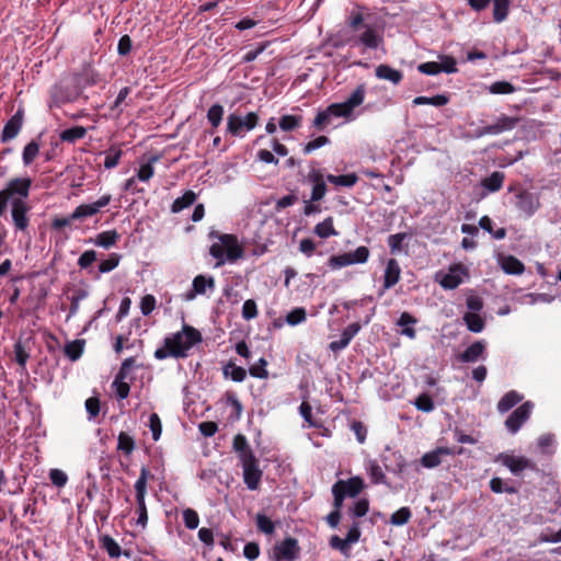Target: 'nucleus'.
I'll use <instances>...</instances> for the list:
<instances>
[{
    "mask_svg": "<svg viewBox=\"0 0 561 561\" xmlns=\"http://www.w3.org/2000/svg\"><path fill=\"white\" fill-rule=\"evenodd\" d=\"M306 318H307V312H306L305 308L297 307L287 313L286 322L289 325L295 327V325L300 324L304 321H306Z\"/></svg>",
    "mask_w": 561,
    "mask_h": 561,
    "instance_id": "56",
    "label": "nucleus"
},
{
    "mask_svg": "<svg viewBox=\"0 0 561 561\" xmlns=\"http://www.w3.org/2000/svg\"><path fill=\"white\" fill-rule=\"evenodd\" d=\"M328 114L331 118L339 117H350L352 115V111L345 104V102L333 103L327 107Z\"/></svg>",
    "mask_w": 561,
    "mask_h": 561,
    "instance_id": "49",
    "label": "nucleus"
},
{
    "mask_svg": "<svg viewBox=\"0 0 561 561\" xmlns=\"http://www.w3.org/2000/svg\"><path fill=\"white\" fill-rule=\"evenodd\" d=\"M412 516L411 510L409 507H401L397 512H394L390 517V524L394 526L405 525Z\"/></svg>",
    "mask_w": 561,
    "mask_h": 561,
    "instance_id": "55",
    "label": "nucleus"
},
{
    "mask_svg": "<svg viewBox=\"0 0 561 561\" xmlns=\"http://www.w3.org/2000/svg\"><path fill=\"white\" fill-rule=\"evenodd\" d=\"M332 122V118L328 114L327 108L318 112L316 115L312 126L318 130H324Z\"/></svg>",
    "mask_w": 561,
    "mask_h": 561,
    "instance_id": "63",
    "label": "nucleus"
},
{
    "mask_svg": "<svg viewBox=\"0 0 561 561\" xmlns=\"http://www.w3.org/2000/svg\"><path fill=\"white\" fill-rule=\"evenodd\" d=\"M24 119V112L22 108H19L14 115L5 123L2 133H1V141L8 142L14 139L22 129Z\"/></svg>",
    "mask_w": 561,
    "mask_h": 561,
    "instance_id": "14",
    "label": "nucleus"
},
{
    "mask_svg": "<svg viewBox=\"0 0 561 561\" xmlns=\"http://www.w3.org/2000/svg\"><path fill=\"white\" fill-rule=\"evenodd\" d=\"M152 478L150 470L147 467H141L140 474L134 484L135 497H146L148 480Z\"/></svg>",
    "mask_w": 561,
    "mask_h": 561,
    "instance_id": "29",
    "label": "nucleus"
},
{
    "mask_svg": "<svg viewBox=\"0 0 561 561\" xmlns=\"http://www.w3.org/2000/svg\"><path fill=\"white\" fill-rule=\"evenodd\" d=\"M241 462L243 469V481L249 490H256L260 485L263 472L259 468V461L256 457L244 459Z\"/></svg>",
    "mask_w": 561,
    "mask_h": 561,
    "instance_id": "10",
    "label": "nucleus"
},
{
    "mask_svg": "<svg viewBox=\"0 0 561 561\" xmlns=\"http://www.w3.org/2000/svg\"><path fill=\"white\" fill-rule=\"evenodd\" d=\"M101 547L111 558H118L122 554L121 546L108 535H104L100 539Z\"/></svg>",
    "mask_w": 561,
    "mask_h": 561,
    "instance_id": "38",
    "label": "nucleus"
},
{
    "mask_svg": "<svg viewBox=\"0 0 561 561\" xmlns=\"http://www.w3.org/2000/svg\"><path fill=\"white\" fill-rule=\"evenodd\" d=\"M375 75L378 79L390 81L393 84H399L403 78L402 71L385 64L377 66Z\"/></svg>",
    "mask_w": 561,
    "mask_h": 561,
    "instance_id": "24",
    "label": "nucleus"
},
{
    "mask_svg": "<svg viewBox=\"0 0 561 561\" xmlns=\"http://www.w3.org/2000/svg\"><path fill=\"white\" fill-rule=\"evenodd\" d=\"M503 181L504 173L494 171L488 178L483 179L481 184L489 192H497L502 187Z\"/></svg>",
    "mask_w": 561,
    "mask_h": 561,
    "instance_id": "35",
    "label": "nucleus"
},
{
    "mask_svg": "<svg viewBox=\"0 0 561 561\" xmlns=\"http://www.w3.org/2000/svg\"><path fill=\"white\" fill-rule=\"evenodd\" d=\"M360 328L362 327L358 322L351 323L342 331L339 340L332 341L329 344V348L334 353L344 350L351 343L352 339L359 332Z\"/></svg>",
    "mask_w": 561,
    "mask_h": 561,
    "instance_id": "17",
    "label": "nucleus"
},
{
    "mask_svg": "<svg viewBox=\"0 0 561 561\" xmlns=\"http://www.w3.org/2000/svg\"><path fill=\"white\" fill-rule=\"evenodd\" d=\"M417 322V320L410 314L409 312H402L397 321V325L402 328L401 334L408 336L409 339H415L416 331L413 325Z\"/></svg>",
    "mask_w": 561,
    "mask_h": 561,
    "instance_id": "27",
    "label": "nucleus"
},
{
    "mask_svg": "<svg viewBox=\"0 0 561 561\" xmlns=\"http://www.w3.org/2000/svg\"><path fill=\"white\" fill-rule=\"evenodd\" d=\"M222 374L226 378H230L234 382H242L247 377V370L232 362L224 366Z\"/></svg>",
    "mask_w": 561,
    "mask_h": 561,
    "instance_id": "31",
    "label": "nucleus"
},
{
    "mask_svg": "<svg viewBox=\"0 0 561 561\" xmlns=\"http://www.w3.org/2000/svg\"><path fill=\"white\" fill-rule=\"evenodd\" d=\"M126 378H119L118 375H116L112 387L115 389L116 396L118 399L124 400L128 397L130 392L129 385L125 381Z\"/></svg>",
    "mask_w": 561,
    "mask_h": 561,
    "instance_id": "58",
    "label": "nucleus"
},
{
    "mask_svg": "<svg viewBox=\"0 0 561 561\" xmlns=\"http://www.w3.org/2000/svg\"><path fill=\"white\" fill-rule=\"evenodd\" d=\"M313 232L322 239H327L332 236H337L339 232L335 230L333 226V218L328 217L323 221L317 224L314 226Z\"/></svg>",
    "mask_w": 561,
    "mask_h": 561,
    "instance_id": "34",
    "label": "nucleus"
},
{
    "mask_svg": "<svg viewBox=\"0 0 561 561\" xmlns=\"http://www.w3.org/2000/svg\"><path fill=\"white\" fill-rule=\"evenodd\" d=\"M28 210L30 207L25 201H22L21 198H14L11 202V217L16 230L25 231L27 229L30 224L27 216Z\"/></svg>",
    "mask_w": 561,
    "mask_h": 561,
    "instance_id": "13",
    "label": "nucleus"
},
{
    "mask_svg": "<svg viewBox=\"0 0 561 561\" xmlns=\"http://www.w3.org/2000/svg\"><path fill=\"white\" fill-rule=\"evenodd\" d=\"M302 124L301 115H284L279 118L278 126L283 131L298 129Z\"/></svg>",
    "mask_w": 561,
    "mask_h": 561,
    "instance_id": "36",
    "label": "nucleus"
},
{
    "mask_svg": "<svg viewBox=\"0 0 561 561\" xmlns=\"http://www.w3.org/2000/svg\"><path fill=\"white\" fill-rule=\"evenodd\" d=\"M117 449L129 456L135 449L134 438L125 432H121L117 437Z\"/></svg>",
    "mask_w": 561,
    "mask_h": 561,
    "instance_id": "46",
    "label": "nucleus"
},
{
    "mask_svg": "<svg viewBox=\"0 0 561 561\" xmlns=\"http://www.w3.org/2000/svg\"><path fill=\"white\" fill-rule=\"evenodd\" d=\"M119 240V234L116 230H107L100 232L93 240V243L96 247H101L104 249H110L116 244Z\"/></svg>",
    "mask_w": 561,
    "mask_h": 561,
    "instance_id": "28",
    "label": "nucleus"
},
{
    "mask_svg": "<svg viewBox=\"0 0 561 561\" xmlns=\"http://www.w3.org/2000/svg\"><path fill=\"white\" fill-rule=\"evenodd\" d=\"M516 207L527 216H531L540 207L539 197L528 191L516 194Z\"/></svg>",
    "mask_w": 561,
    "mask_h": 561,
    "instance_id": "16",
    "label": "nucleus"
},
{
    "mask_svg": "<svg viewBox=\"0 0 561 561\" xmlns=\"http://www.w3.org/2000/svg\"><path fill=\"white\" fill-rule=\"evenodd\" d=\"M534 404L527 401L514 410L505 421V427L511 434H516L523 424L530 417Z\"/></svg>",
    "mask_w": 561,
    "mask_h": 561,
    "instance_id": "8",
    "label": "nucleus"
},
{
    "mask_svg": "<svg viewBox=\"0 0 561 561\" xmlns=\"http://www.w3.org/2000/svg\"><path fill=\"white\" fill-rule=\"evenodd\" d=\"M523 394L518 393L515 390H511L506 392L497 402V411L500 413H506L516 404H518L523 400Z\"/></svg>",
    "mask_w": 561,
    "mask_h": 561,
    "instance_id": "26",
    "label": "nucleus"
},
{
    "mask_svg": "<svg viewBox=\"0 0 561 561\" xmlns=\"http://www.w3.org/2000/svg\"><path fill=\"white\" fill-rule=\"evenodd\" d=\"M366 95L365 84H359L352 94L344 101L348 108L353 112L355 107L363 104Z\"/></svg>",
    "mask_w": 561,
    "mask_h": 561,
    "instance_id": "39",
    "label": "nucleus"
},
{
    "mask_svg": "<svg viewBox=\"0 0 561 561\" xmlns=\"http://www.w3.org/2000/svg\"><path fill=\"white\" fill-rule=\"evenodd\" d=\"M454 454V450L448 447H438L435 450L424 454L421 458V465L425 468H435L440 465L442 456Z\"/></svg>",
    "mask_w": 561,
    "mask_h": 561,
    "instance_id": "22",
    "label": "nucleus"
},
{
    "mask_svg": "<svg viewBox=\"0 0 561 561\" xmlns=\"http://www.w3.org/2000/svg\"><path fill=\"white\" fill-rule=\"evenodd\" d=\"M334 484L339 486L343 492H345L346 496L351 497L357 496L364 489V480L360 477H352L347 480H339Z\"/></svg>",
    "mask_w": 561,
    "mask_h": 561,
    "instance_id": "23",
    "label": "nucleus"
},
{
    "mask_svg": "<svg viewBox=\"0 0 561 561\" xmlns=\"http://www.w3.org/2000/svg\"><path fill=\"white\" fill-rule=\"evenodd\" d=\"M494 461L506 467L514 476H518L526 469L534 470L536 468V465L530 459L525 456H516L513 453H501L495 457Z\"/></svg>",
    "mask_w": 561,
    "mask_h": 561,
    "instance_id": "5",
    "label": "nucleus"
},
{
    "mask_svg": "<svg viewBox=\"0 0 561 561\" xmlns=\"http://www.w3.org/2000/svg\"><path fill=\"white\" fill-rule=\"evenodd\" d=\"M257 124L259 115L255 112H250L245 116L232 113L227 117V133L233 137H243L247 131L254 129Z\"/></svg>",
    "mask_w": 561,
    "mask_h": 561,
    "instance_id": "3",
    "label": "nucleus"
},
{
    "mask_svg": "<svg viewBox=\"0 0 561 561\" xmlns=\"http://www.w3.org/2000/svg\"><path fill=\"white\" fill-rule=\"evenodd\" d=\"M196 194L188 190L182 196L178 197L171 205V211L176 214L182 211L183 209L193 205L196 201Z\"/></svg>",
    "mask_w": 561,
    "mask_h": 561,
    "instance_id": "33",
    "label": "nucleus"
},
{
    "mask_svg": "<svg viewBox=\"0 0 561 561\" xmlns=\"http://www.w3.org/2000/svg\"><path fill=\"white\" fill-rule=\"evenodd\" d=\"M209 238L216 239L209 247V254L216 260L215 267L233 264L244 257V247L236 234L211 231Z\"/></svg>",
    "mask_w": 561,
    "mask_h": 561,
    "instance_id": "2",
    "label": "nucleus"
},
{
    "mask_svg": "<svg viewBox=\"0 0 561 561\" xmlns=\"http://www.w3.org/2000/svg\"><path fill=\"white\" fill-rule=\"evenodd\" d=\"M183 522L187 529H196L199 525V516L193 508H185L182 513Z\"/></svg>",
    "mask_w": 561,
    "mask_h": 561,
    "instance_id": "59",
    "label": "nucleus"
},
{
    "mask_svg": "<svg viewBox=\"0 0 561 561\" xmlns=\"http://www.w3.org/2000/svg\"><path fill=\"white\" fill-rule=\"evenodd\" d=\"M468 277V270L462 264L450 265L448 272L436 274V280L444 289L457 288Z\"/></svg>",
    "mask_w": 561,
    "mask_h": 561,
    "instance_id": "7",
    "label": "nucleus"
},
{
    "mask_svg": "<svg viewBox=\"0 0 561 561\" xmlns=\"http://www.w3.org/2000/svg\"><path fill=\"white\" fill-rule=\"evenodd\" d=\"M414 405L417 410L423 412H431L434 410V402L432 398L426 393L417 396L414 401Z\"/></svg>",
    "mask_w": 561,
    "mask_h": 561,
    "instance_id": "62",
    "label": "nucleus"
},
{
    "mask_svg": "<svg viewBox=\"0 0 561 561\" xmlns=\"http://www.w3.org/2000/svg\"><path fill=\"white\" fill-rule=\"evenodd\" d=\"M490 489L494 493H504L505 492V493H508V494H514V493L517 492L514 486L505 484L504 481L501 478H499V477H495V478L491 479V481H490Z\"/></svg>",
    "mask_w": 561,
    "mask_h": 561,
    "instance_id": "60",
    "label": "nucleus"
},
{
    "mask_svg": "<svg viewBox=\"0 0 561 561\" xmlns=\"http://www.w3.org/2000/svg\"><path fill=\"white\" fill-rule=\"evenodd\" d=\"M158 158L153 157L149 162L141 164L137 171L136 178L141 182H148L154 175L153 162H156Z\"/></svg>",
    "mask_w": 561,
    "mask_h": 561,
    "instance_id": "53",
    "label": "nucleus"
},
{
    "mask_svg": "<svg viewBox=\"0 0 561 561\" xmlns=\"http://www.w3.org/2000/svg\"><path fill=\"white\" fill-rule=\"evenodd\" d=\"M224 116V106L220 104H214L207 111V119L213 128H217Z\"/></svg>",
    "mask_w": 561,
    "mask_h": 561,
    "instance_id": "50",
    "label": "nucleus"
},
{
    "mask_svg": "<svg viewBox=\"0 0 561 561\" xmlns=\"http://www.w3.org/2000/svg\"><path fill=\"white\" fill-rule=\"evenodd\" d=\"M121 255L117 253H111L107 259L103 260L99 264V272L104 274L113 271L119 264Z\"/></svg>",
    "mask_w": 561,
    "mask_h": 561,
    "instance_id": "57",
    "label": "nucleus"
},
{
    "mask_svg": "<svg viewBox=\"0 0 561 561\" xmlns=\"http://www.w3.org/2000/svg\"><path fill=\"white\" fill-rule=\"evenodd\" d=\"M327 180L337 186L352 187L357 181L358 176L355 173L344 174V175H333L329 174Z\"/></svg>",
    "mask_w": 561,
    "mask_h": 561,
    "instance_id": "41",
    "label": "nucleus"
},
{
    "mask_svg": "<svg viewBox=\"0 0 561 561\" xmlns=\"http://www.w3.org/2000/svg\"><path fill=\"white\" fill-rule=\"evenodd\" d=\"M462 319L467 329L473 333L482 332L485 327L484 319L479 313L466 312Z\"/></svg>",
    "mask_w": 561,
    "mask_h": 561,
    "instance_id": "32",
    "label": "nucleus"
},
{
    "mask_svg": "<svg viewBox=\"0 0 561 561\" xmlns=\"http://www.w3.org/2000/svg\"><path fill=\"white\" fill-rule=\"evenodd\" d=\"M123 156V151L119 148L111 147L105 152V159H104V168L107 170L114 169L118 165L119 160Z\"/></svg>",
    "mask_w": 561,
    "mask_h": 561,
    "instance_id": "47",
    "label": "nucleus"
},
{
    "mask_svg": "<svg viewBox=\"0 0 561 561\" xmlns=\"http://www.w3.org/2000/svg\"><path fill=\"white\" fill-rule=\"evenodd\" d=\"M28 358L30 352L24 347L21 341H18L14 344V359L23 370L26 368Z\"/></svg>",
    "mask_w": 561,
    "mask_h": 561,
    "instance_id": "51",
    "label": "nucleus"
},
{
    "mask_svg": "<svg viewBox=\"0 0 561 561\" xmlns=\"http://www.w3.org/2000/svg\"><path fill=\"white\" fill-rule=\"evenodd\" d=\"M492 94H512L516 91L515 87L508 81H495L488 87Z\"/></svg>",
    "mask_w": 561,
    "mask_h": 561,
    "instance_id": "52",
    "label": "nucleus"
},
{
    "mask_svg": "<svg viewBox=\"0 0 561 561\" xmlns=\"http://www.w3.org/2000/svg\"><path fill=\"white\" fill-rule=\"evenodd\" d=\"M215 287L216 283L213 276L197 275L192 282V288L183 295V298L186 301H192L199 295H206L208 291L213 293Z\"/></svg>",
    "mask_w": 561,
    "mask_h": 561,
    "instance_id": "11",
    "label": "nucleus"
},
{
    "mask_svg": "<svg viewBox=\"0 0 561 561\" xmlns=\"http://www.w3.org/2000/svg\"><path fill=\"white\" fill-rule=\"evenodd\" d=\"M112 201L111 194H104L99 199L90 204H81L77 206L71 213V218L78 220L92 217L101 211L102 208L106 207Z\"/></svg>",
    "mask_w": 561,
    "mask_h": 561,
    "instance_id": "12",
    "label": "nucleus"
},
{
    "mask_svg": "<svg viewBox=\"0 0 561 561\" xmlns=\"http://www.w3.org/2000/svg\"><path fill=\"white\" fill-rule=\"evenodd\" d=\"M267 360L261 357L254 365L249 368V374L254 378L266 379L268 371L266 369Z\"/></svg>",
    "mask_w": 561,
    "mask_h": 561,
    "instance_id": "54",
    "label": "nucleus"
},
{
    "mask_svg": "<svg viewBox=\"0 0 561 561\" xmlns=\"http://www.w3.org/2000/svg\"><path fill=\"white\" fill-rule=\"evenodd\" d=\"M485 358V342L477 341L468 346L460 355L459 360L462 363H476Z\"/></svg>",
    "mask_w": 561,
    "mask_h": 561,
    "instance_id": "19",
    "label": "nucleus"
},
{
    "mask_svg": "<svg viewBox=\"0 0 561 561\" xmlns=\"http://www.w3.org/2000/svg\"><path fill=\"white\" fill-rule=\"evenodd\" d=\"M369 255V249L365 245H360L355 251L332 255L328 264L332 270H339L348 265L366 263Z\"/></svg>",
    "mask_w": 561,
    "mask_h": 561,
    "instance_id": "4",
    "label": "nucleus"
},
{
    "mask_svg": "<svg viewBox=\"0 0 561 561\" xmlns=\"http://www.w3.org/2000/svg\"><path fill=\"white\" fill-rule=\"evenodd\" d=\"M382 43V37L371 26H366L363 34L353 42V45H363L365 48L376 49Z\"/></svg>",
    "mask_w": 561,
    "mask_h": 561,
    "instance_id": "21",
    "label": "nucleus"
},
{
    "mask_svg": "<svg viewBox=\"0 0 561 561\" xmlns=\"http://www.w3.org/2000/svg\"><path fill=\"white\" fill-rule=\"evenodd\" d=\"M39 142L37 140L30 141L23 149L22 160L24 165H30L39 153Z\"/></svg>",
    "mask_w": 561,
    "mask_h": 561,
    "instance_id": "43",
    "label": "nucleus"
},
{
    "mask_svg": "<svg viewBox=\"0 0 561 561\" xmlns=\"http://www.w3.org/2000/svg\"><path fill=\"white\" fill-rule=\"evenodd\" d=\"M87 134V129L83 126H75L65 129L60 134V139L67 142H75L78 139H82Z\"/></svg>",
    "mask_w": 561,
    "mask_h": 561,
    "instance_id": "45",
    "label": "nucleus"
},
{
    "mask_svg": "<svg viewBox=\"0 0 561 561\" xmlns=\"http://www.w3.org/2000/svg\"><path fill=\"white\" fill-rule=\"evenodd\" d=\"M256 527L260 531L265 535H272L275 531V525L267 516L263 514H257L256 516Z\"/></svg>",
    "mask_w": 561,
    "mask_h": 561,
    "instance_id": "61",
    "label": "nucleus"
},
{
    "mask_svg": "<svg viewBox=\"0 0 561 561\" xmlns=\"http://www.w3.org/2000/svg\"><path fill=\"white\" fill-rule=\"evenodd\" d=\"M84 348V341L75 340L65 345V355L72 362L78 360Z\"/></svg>",
    "mask_w": 561,
    "mask_h": 561,
    "instance_id": "40",
    "label": "nucleus"
},
{
    "mask_svg": "<svg viewBox=\"0 0 561 561\" xmlns=\"http://www.w3.org/2000/svg\"><path fill=\"white\" fill-rule=\"evenodd\" d=\"M510 0H493V20L496 23L503 22L510 12Z\"/></svg>",
    "mask_w": 561,
    "mask_h": 561,
    "instance_id": "37",
    "label": "nucleus"
},
{
    "mask_svg": "<svg viewBox=\"0 0 561 561\" xmlns=\"http://www.w3.org/2000/svg\"><path fill=\"white\" fill-rule=\"evenodd\" d=\"M300 547L298 540L291 537L285 538L273 548V561H295L299 558Z\"/></svg>",
    "mask_w": 561,
    "mask_h": 561,
    "instance_id": "6",
    "label": "nucleus"
},
{
    "mask_svg": "<svg viewBox=\"0 0 561 561\" xmlns=\"http://www.w3.org/2000/svg\"><path fill=\"white\" fill-rule=\"evenodd\" d=\"M201 341V333L193 327L185 324L181 331L164 337L163 346L154 351V358L159 360L168 357L184 358L188 351Z\"/></svg>",
    "mask_w": 561,
    "mask_h": 561,
    "instance_id": "1",
    "label": "nucleus"
},
{
    "mask_svg": "<svg viewBox=\"0 0 561 561\" xmlns=\"http://www.w3.org/2000/svg\"><path fill=\"white\" fill-rule=\"evenodd\" d=\"M518 123V118L502 114L494 124L484 126L480 135H499L507 130H512Z\"/></svg>",
    "mask_w": 561,
    "mask_h": 561,
    "instance_id": "15",
    "label": "nucleus"
},
{
    "mask_svg": "<svg viewBox=\"0 0 561 561\" xmlns=\"http://www.w3.org/2000/svg\"><path fill=\"white\" fill-rule=\"evenodd\" d=\"M366 469L371 480V483L381 484L386 482V476L376 460H370Z\"/></svg>",
    "mask_w": 561,
    "mask_h": 561,
    "instance_id": "44",
    "label": "nucleus"
},
{
    "mask_svg": "<svg viewBox=\"0 0 561 561\" xmlns=\"http://www.w3.org/2000/svg\"><path fill=\"white\" fill-rule=\"evenodd\" d=\"M31 186L32 179L14 178L7 183L5 187L1 190V192L11 201L14 198L25 201L30 195Z\"/></svg>",
    "mask_w": 561,
    "mask_h": 561,
    "instance_id": "9",
    "label": "nucleus"
},
{
    "mask_svg": "<svg viewBox=\"0 0 561 561\" xmlns=\"http://www.w3.org/2000/svg\"><path fill=\"white\" fill-rule=\"evenodd\" d=\"M497 262L503 272L508 275H520L525 271L524 263L514 255L500 254Z\"/></svg>",
    "mask_w": 561,
    "mask_h": 561,
    "instance_id": "20",
    "label": "nucleus"
},
{
    "mask_svg": "<svg viewBox=\"0 0 561 561\" xmlns=\"http://www.w3.org/2000/svg\"><path fill=\"white\" fill-rule=\"evenodd\" d=\"M328 114L331 118L339 117H350L352 115V111L345 104V102L333 103L327 107Z\"/></svg>",
    "mask_w": 561,
    "mask_h": 561,
    "instance_id": "48",
    "label": "nucleus"
},
{
    "mask_svg": "<svg viewBox=\"0 0 561 561\" xmlns=\"http://www.w3.org/2000/svg\"><path fill=\"white\" fill-rule=\"evenodd\" d=\"M136 507L135 514L137 516L135 524L140 527V529H146L148 525V510L146 505V497H135Z\"/></svg>",
    "mask_w": 561,
    "mask_h": 561,
    "instance_id": "30",
    "label": "nucleus"
},
{
    "mask_svg": "<svg viewBox=\"0 0 561 561\" xmlns=\"http://www.w3.org/2000/svg\"><path fill=\"white\" fill-rule=\"evenodd\" d=\"M448 98L444 94H437L435 96H417L413 100L414 105H433L436 107L444 106L448 103Z\"/></svg>",
    "mask_w": 561,
    "mask_h": 561,
    "instance_id": "42",
    "label": "nucleus"
},
{
    "mask_svg": "<svg viewBox=\"0 0 561 561\" xmlns=\"http://www.w3.org/2000/svg\"><path fill=\"white\" fill-rule=\"evenodd\" d=\"M49 479L51 483L57 488H62L68 482V476L66 472L57 468L49 470Z\"/></svg>",
    "mask_w": 561,
    "mask_h": 561,
    "instance_id": "64",
    "label": "nucleus"
},
{
    "mask_svg": "<svg viewBox=\"0 0 561 561\" xmlns=\"http://www.w3.org/2000/svg\"><path fill=\"white\" fill-rule=\"evenodd\" d=\"M233 450L238 454L240 461L255 457L244 435L238 434L233 437Z\"/></svg>",
    "mask_w": 561,
    "mask_h": 561,
    "instance_id": "25",
    "label": "nucleus"
},
{
    "mask_svg": "<svg viewBox=\"0 0 561 561\" xmlns=\"http://www.w3.org/2000/svg\"><path fill=\"white\" fill-rule=\"evenodd\" d=\"M401 277V267L396 259H389L386 263L383 273V290H388L397 285Z\"/></svg>",
    "mask_w": 561,
    "mask_h": 561,
    "instance_id": "18",
    "label": "nucleus"
}]
</instances>
